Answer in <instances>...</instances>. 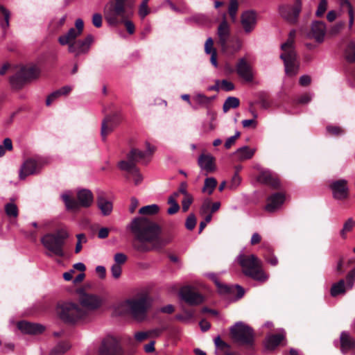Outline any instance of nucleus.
<instances>
[{
  "label": "nucleus",
  "mask_w": 355,
  "mask_h": 355,
  "mask_svg": "<svg viewBox=\"0 0 355 355\" xmlns=\"http://www.w3.org/2000/svg\"><path fill=\"white\" fill-rule=\"evenodd\" d=\"M128 228L135 236L133 247L139 252H148L155 248L159 242L161 233L160 227L146 217L133 219Z\"/></svg>",
  "instance_id": "nucleus-1"
},
{
  "label": "nucleus",
  "mask_w": 355,
  "mask_h": 355,
  "mask_svg": "<svg viewBox=\"0 0 355 355\" xmlns=\"http://www.w3.org/2000/svg\"><path fill=\"white\" fill-rule=\"evenodd\" d=\"M237 260L242 268L243 273L245 276L261 283L266 282L268 279V275L262 268L263 263L261 260L254 254L245 255L241 254L237 257Z\"/></svg>",
  "instance_id": "nucleus-2"
},
{
  "label": "nucleus",
  "mask_w": 355,
  "mask_h": 355,
  "mask_svg": "<svg viewBox=\"0 0 355 355\" xmlns=\"http://www.w3.org/2000/svg\"><path fill=\"white\" fill-rule=\"evenodd\" d=\"M125 2L126 0H114L105 6L104 17L110 26H116L132 16L133 12Z\"/></svg>",
  "instance_id": "nucleus-3"
},
{
  "label": "nucleus",
  "mask_w": 355,
  "mask_h": 355,
  "mask_svg": "<svg viewBox=\"0 0 355 355\" xmlns=\"http://www.w3.org/2000/svg\"><path fill=\"white\" fill-rule=\"evenodd\" d=\"M69 234L65 229H60L53 233L44 235L41 239L44 247L48 250L46 255L63 257L65 254L64 245Z\"/></svg>",
  "instance_id": "nucleus-4"
},
{
  "label": "nucleus",
  "mask_w": 355,
  "mask_h": 355,
  "mask_svg": "<svg viewBox=\"0 0 355 355\" xmlns=\"http://www.w3.org/2000/svg\"><path fill=\"white\" fill-rule=\"evenodd\" d=\"M150 298L147 295L136 296L125 300L123 306L137 321H143L146 319L147 311L150 307Z\"/></svg>",
  "instance_id": "nucleus-5"
},
{
  "label": "nucleus",
  "mask_w": 355,
  "mask_h": 355,
  "mask_svg": "<svg viewBox=\"0 0 355 355\" xmlns=\"http://www.w3.org/2000/svg\"><path fill=\"white\" fill-rule=\"evenodd\" d=\"M56 313L61 320L69 324H74L87 317L86 311L72 302L58 304L56 307Z\"/></svg>",
  "instance_id": "nucleus-6"
},
{
  "label": "nucleus",
  "mask_w": 355,
  "mask_h": 355,
  "mask_svg": "<svg viewBox=\"0 0 355 355\" xmlns=\"http://www.w3.org/2000/svg\"><path fill=\"white\" fill-rule=\"evenodd\" d=\"M61 198L67 209L70 211H77L80 207H89L94 202L92 192L86 189L79 190L77 192L78 201L71 198L68 193L62 194Z\"/></svg>",
  "instance_id": "nucleus-7"
},
{
  "label": "nucleus",
  "mask_w": 355,
  "mask_h": 355,
  "mask_svg": "<svg viewBox=\"0 0 355 355\" xmlns=\"http://www.w3.org/2000/svg\"><path fill=\"white\" fill-rule=\"evenodd\" d=\"M230 333L232 338L244 345L252 346L254 340V334L253 329L243 323L236 322L230 328Z\"/></svg>",
  "instance_id": "nucleus-8"
},
{
  "label": "nucleus",
  "mask_w": 355,
  "mask_h": 355,
  "mask_svg": "<svg viewBox=\"0 0 355 355\" xmlns=\"http://www.w3.org/2000/svg\"><path fill=\"white\" fill-rule=\"evenodd\" d=\"M155 150V147L150 146L147 144V150L141 151L137 148H132L127 155V161L122 160L119 162L118 166L121 170H128L135 165L137 162L144 160L148 156L150 155Z\"/></svg>",
  "instance_id": "nucleus-9"
},
{
  "label": "nucleus",
  "mask_w": 355,
  "mask_h": 355,
  "mask_svg": "<svg viewBox=\"0 0 355 355\" xmlns=\"http://www.w3.org/2000/svg\"><path fill=\"white\" fill-rule=\"evenodd\" d=\"M39 74L40 70L35 66L22 67L15 75L10 78V82L13 87H21L25 82L37 78Z\"/></svg>",
  "instance_id": "nucleus-10"
},
{
  "label": "nucleus",
  "mask_w": 355,
  "mask_h": 355,
  "mask_svg": "<svg viewBox=\"0 0 355 355\" xmlns=\"http://www.w3.org/2000/svg\"><path fill=\"white\" fill-rule=\"evenodd\" d=\"M302 0H295L293 5L284 4L280 6L279 12L282 18L290 24H295L302 10Z\"/></svg>",
  "instance_id": "nucleus-11"
},
{
  "label": "nucleus",
  "mask_w": 355,
  "mask_h": 355,
  "mask_svg": "<svg viewBox=\"0 0 355 355\" xmlns=\"http://www.w3.org/2000/svg\"><path fill=\"white\" fill-rule=\"evenodd\" d=\"M99 355H123V350L118 339L112 336H106L98 349Z\"/></svg>",
  "instance_id": "nucleus-12"
},
{
  "label": "nucleus",
  "mask_w": 355,
  "mask_h": 355,
  "mask_svg": "<svg viewBox=\"0 0 355 355\" xmlns=\"http://www.w3.org/2000/svg\"><path fill=\"white\" fill-rule=\"evenodd\" d=\"M79 302L81 308L86 311L87 315L89 311H94L101 307L103 300L98 295L87 293L83 291H80Z\"/></svg>",
  "instance_id": "nucleus-13"
},
{
  "label": "nucleus",
  "mask_w": 355,
  "mask_h": 355,
  "mask_svg": "<svg viewBox=\"0 0 355 355\" xmlns=\"http://www.w3.org/2000/svg\"><path fill=\"white\" fill-rule=\"evenodd\" d=\"M329 187L332 192L333 198L337 200H344L349 196L347 181L345 179L331 181Z\"/></svg>",
  "instance_id": "nucleus-14"
},
{
  "label": "nucleus",
  "mask_w": 355,
  "mask_h": 355,
  "mask_svg": "<svg viewBox=\"0 0 355 355\" xmlns=\"http://www.w3.org/2000/svg\"><path fill=\"white\" fill-rule=\"evenodd\" d=\"M94 42V37L88 35L84 40H79L68 46V51L74 53L75 56L86 54L89 52L90 46Z\"/></svg>",
  "instance_id": "nucleus-15"
},
{
  "label": "nucleus",
  "mask_w": 355,
  "mask_h": 355,
  "mask_svg": "<svg viewBox=\"0 0 355 355\" xmlns=\"http://www.w3.org/2000/svg\"><path fill=\"white\" fill-rule=\"evenodd\" d=\"M180 295L183 300L191 305L200 304L203 302V297L191 286L182 287Z\"/></svg>",
  "instance_id": "nucleus-16"
},
{
  "label": "nucleus",
  "mask_w": 355,
  "mask_h": 355,
  "mask_svg": "<svg viewBox=\"0 0 355 355\" xmlns=\"http://www.w3.org/2000/svg\"><path fill=\"white\" fill-rule=\"evenodd\" d=\"M280 58L284 61L286 73L290 76H295L298 71L296 53L281 54Z\"/></svg>",
  "instance_id": "nucleus-17"
},
{
  "label": "nucleus",
  "mask_w": 355,
  "mask_h": 355,
  "mask_svg": "<svg viewBox=\"0 0 355 355\" xmlns=\"http://www.w3.org/2000/svg\"><path fill=\"white\" fill-rule=\"evenodd\" d=\"M223 53L227 56H233L238 53L243 46V42L239 37L228 40L224 44L220 45Z\"/></svg>",
  "instance_id": "nucleus-18"
},
{
  "label": "nucleus",
  "mask_w": 355,
  "mask_h": 355,
  "mask_svg": "<svg viewBox=\"0 0 355 355\" xmlns=\"http://www.w3.org/2000/svg\"><path fill=\"white\" fill-rule=\"evenodd\" d=\"M327 28L323 21H314L311 24V31L308 37L314 39L316 42L321 43L324 41Z\"/></svg>",
  "instance_id": "nucleus-19"
},
{
  "label": "nucleus",
  "mask_w": 355,
  "mask_h": 355,
  "mask_svg": "<svg viewBox=\"0 0 355 355\" xmlns=\"http://www.w3.org/2000/svg\"><path fill=\"white\" fill-rule=\"evenodd\" d=\"M257 181L261 184L269 185L274 189H278L280 187V182L277 175L268 170L261 169L257 177Z\"/></svg>",
  "instance_id": "nucleus-20"
},
{
  "label": "nucleus",
  "mask_w": 355,
  "mask_h": 355,
  "mask_svg": "<svg viewBox=\"0 0 355 355\" xmlns=\"http://www.w3.org/2000/svg\"><path fill=\"white\" fill-rule=\"evenodd\" d=\"M241 23L245 33H251L257 24V16L254 11L244 12L241 17Z\"/></svg>",
  "instance_id": "nucleus-21"
},
{
  "label": "nucleus",
  "mask_w": 355,
  "mask_h": 355,
  "mask_svg": "<svg viewBox=\"0 0 355 355\" xmlns=\"http://www.w3.org/2000/svg\"><path fill=\"white\" fill-rule=\"evenodd\" d=\"M236 68L239 76L245 80L251 82L253 80L252 67L245 58H243L239 60Z\"/></svg>",
  "instance_id": "nucleus-22"
},
{
  "label": "nucleus",
  "mask_w": 355,
  "mask_h": 355,
  "mask_svg": "<svg viewBox=\"0 0 355 355\" xmlns=\"http://www.w3.org/2000/svg\"><path fill=\"white\" fill-rule=\"evenodd\" d=\"M285 196L282 193H275L267 199V204L265 206L266 211L272 213L277 211L284 203Z\"/></svg>",
  "instance_id": "nucleus-23"
},
{
  "label": "nucleus",
  "mask_w": 355,
  "mask_h": 355,
  "mask_svg": "<svg viewBox=\"0 0 355 355\" xmlns=\"http://www.w3.org/2000/svg\"><path fill=\"white\" fill-rule=\"evenodd\" d=\"M210 277L214 280L215 284L218 288L220 293H232L235 290L237 291L236 300L241 298L244 295V289L239 285H236L234 287H230L227 285H222L219 283L216 275L215 274L209 275Z\"/></svg>",
  "instance_id": "nucleus-24"
},
{
  "label": "nucleus",
  "mask_w": 355,
  "mask_h": 355,
  "mask_svg": "<svg viewBox=\"0 0 355 355\" xmlns=\"http://www.w3.org/2000/svg\"><path fill=\"white\" fill-rule=\"evenodd\" d=\"M217 35L218 37V44L220 45L225 42H227L230 36V27L226 19V13L223 15V20L220 23L218 30Z\"/></svg>",
  "instance_id": "nucleus-25"
},
{
  "label": "nucleus",
  "mask_w": 355,
  "mask_h": 355,
  "mask_svg": "<svg viewBox=\"0 0 355 355\" xmlns=\"http://www.w3.org/2000/svg\"><path fill=\"white\" fill-rule=\"evenodd\" d=\"M118 124L119 123L114 116H106L101 123V135L102 139L105 140L106 137L114 130Z\"/></svg>",
  "instance_id": "nucleus-26"
},
{
  "label": "nucleus",
  "mask_w": 355,
  "mask_h": 355,
  "mask_svg": "<svg viewBox=\"0 0 355 355\" xmlns=\"http://www.w3.org/2000/svg\"><path fill=\"white\" fill-rule=\"evenodd\" d=\"M18 329L24 334H37L43 332L44 327L36 323L21 321L17 323Z\"/></svg>",
  "instance_id": "nucleus-27"
},
{
  "label": "nucleus",
  "mask_w": 355,
  "mask_h": 355,
  "mask_svg": "<svg viewBox=\"0 0 355 355\" xmlns=\"http://www.w3.org/2000/svg\"><path fill=\"white\" fill-rule=\"evenodd\" d=\"M285 336L286 332L284 329H280L277 334L267 336L264 343L265 348L268 350L275 349L285 339Z\"/></svg>",
  "instance_id": "nucleus-28"
},
{
  "label": "nucleus",
  "mask_w": 355,
  "mask_h": 355,
  "mask_svg": "<svg viewBox=\"0 0 355 355\" xmlns=\"http://www.w3.org/2000/svg\"><path fill=\"white\" fill-rule=\"evenodd\" d=\"M97 206L103 216L110 215L113 209L112 202L105 198V193L102 191L97 192Z\"/></svg>",
  "instance_id": "nucleus-29"
},
{
  "label": "nucleus",
  "mask_w": 355,
  "mask_h": 355,
  "mask_svg": "<svg viewBox=\"0 0 355 355\" xmlns=\"http://www.w3.org/2000/svg\"><path fill=\"white\" fill-rule=\"evenodd\" d=\"M214 157L210 154H202L198 160V164L201 169L207 173H211L216 170Z\"/></svg>",
  "instance_id": "nucleus-30"
},
{
  "label": "nucleus",
  "mask_w": 355,
  "mask_h": 355,
  "mask_svg": "<svg viewBox=\"0 0 355 355\" xmlns=\"http://www.w3.org/2000/svg\"><path fill=\"white\" fill-rule=\"evenodd\" d=\"M37 170V162L32 159H27L21 166L19 171V178L21 180H24L28 175L35 173Z\"/></svg>",
  "instance_id": "nucleus-31"
},
{
  "label": "nucleus",
  "mask_w": 355,
  "mask_h": 355,
  "mask_svg": "<svg viewBox=\"0 0 355 355\" xmlns=\"http://www.w3.org/2000/svg\"><path fill=\"white\" fill-rule=\"evenodd\" d=\"M340 350L343 354L355 348V340L347 331H343L340 336Z\"/></svg>",
  "instance_id": "nucleus-32"
},
{
  "label": "nucleus",
  "mask_w": 355,
  "mask_h": 355,
  "mask_svg": "<svg viewBox=\"0 0 355 355\" xmlns=\"http://www.w3.org/2000/svg\"><path fill=\"white\" fill-rule=\"evenodd\" d=\"M339 4L341 10L343 12H347L349 15L348 29L349 32H353L354 11L352 5L348 0H340Z\"/></svg>",
  "instance_id": "nucleus-33"
},
{
  "label": "nucleus",
  "mask_w": 355,
  "mask_h": 355,
  "mask_svg": "<svg viewBox=\"0 0 355 355\" xmlns=\"http://www.w3.org/2000/svg\"><path fill=\"white\" fill-rule=\"evenodd\" d=\"M80 35V33H78L75 28H71L67 33L58 37V42L62 46L67 44L70 46V44H73L75 40Z\"/></svg>",
  "instance_id": "nucleus-34"
},
{
  "label": "nucleus",
  "mask_w": 355,
  "mask_h": 355,
  "mask_svg": "<svg viewBox=\"0 0 355 355\" xmlns=\"http://www.w3.org/2000/svg\"><path fill=\"white\" fill-rule=\"evenodd\" d=\"M80 35V33H78L75 28H71L67 33L58 37V42L62 46L67 44L70 46V44H73L75 40Z\"/></svg>",
  "instance_id": "nucleus-35"
},
{
  "label": "nucleus",
  "mask_w": 355,
  "mask_h": 355,
  "mask_svg": "<svg viewBox=\"0 0 355 355\" xmlns=\"http://www.w3.org/2000/svg\"><path fill=\"white\" fill-rule=\"evenodd\" d=\"M80 35V33H78L75 28H71L67 33L58 37V42L62 46L67 44L70 46V44H73L75 40Z\"/></svg>",
  "instance_id": "nucleus-36"
},
{
  "label": "nucleus",
  "mask_w": 355,
  "mask_h": 355,
  "mask_svg": "<svg viewBox=\"0 0 355 355\" xmlns=\"http://www.w3.org/2000/svg\"><path fill=\"white\" fill-rule=\"evenodd\" d=\"M255 151V148H250L249 146H245L238 148L234 154L239 161L242 162L251 159L254 156Z\"/></svg>",
  "instance_id": "nucleus-37"
},
{
  "label": "nucleus",
  "mask_w": 355,
  "mask_h": 355,
  "mask_svg": "<svg viewBox=\"0 0 355 355\" xmlns=\"http://www.w3.org/2000/svg\"><path fill=\"white\" fill-rule=\"evenodd\" d=\"M214 341L216 346V355H233L230 350V346L222 340L220 336H216Z\"/></svg>",
  "instance_id": "nucleus-38"
},
{
  "label": "nucleus",
  "mask_w": 355,
  "mask_h": 355,
  "mask_svg": "<svg viewBox=\"0 0 355 355\" xmlns=\"http://www.w3.org/2000/svg\"><path fill=\"white\" fill-rule=\"evenodd\" d=\"M215 96L208 97L203 94L198 93L193 96V101L199 106H207L214 99Z\"/></svg>",
  "instance_id": "nucleus-39"
},
{
  "label": "nucleus",
  "mask_w": 355,
  "mask_h": 355,
  "mask_svg": "<svg viewBox=\"0 0 355 355\" xmlns=\"http://www.w3.org/2000/svg\"><path fill=\"white\" fill-rule=\"evenodd\" d=\"M347 285L345 286V281L343 279H340L337 283L332 285L331 288V295L333 297H336L340 294H344L346 291Z\"/></svg>",
  "instance_id": "nucleus-40"
},
{
  "label": "nucleus",
  "mask_w": 355,
  "mask_h": 355,
  "mask_svg": "<svg viewBox=\"0 0 355 355\" xmlns=\"http://www.w3.org/2000/svg\"><path fill=\"white\" fill-rule=\"evenodd\" d=\"M70 349L69 343L65 342L59 343L50 352L49 355H63Z\"/></svg>",
  "instance_id": "nucleus-41"
},
{
  "label": "nucleus",
  "mask_w": 355,
  "mask_h": 355,
  "mask_svg": "<svg viewBox=\"0 0 355 355\" xmlns=\"http://www.w3.org/2000/svg\"><path fill=\"white\" fill-rule=\"evenodd\" d=\"M239 99L236 97L230 96L228 97L223 106L224 112H227L231 108H236L239 106Z\"/></svg>",
  "instance_id": "nucleus-42"
},
{
  "label": "nucleus",
  "mask_w": 355,
  "mask_h": 355,
  "mask_svg": "<svg viewBox=\"0 0 355 355\" xmlns=\"http://www.w3.org/2000/svg\"><path fill=\"white\" fill-rule=\"evenodd\" d=\"M217 185V181L214 178H207L205 180L202 191L211 195Z\"/></svg>",
  "instance_id": "nucleus-43"
},
{
  "label": "nucleus",
  "mask_w": 355,
  "mask_h": 355,
  "mask_svg": "<svg viewBox=\"0 0 355 355\" xmlns=\"http://www.w3.org/2000/svg\"><path fill=\"white\" fill-rule=\"evenodd\" d=\"M0 11L3 16V21L0 22V26L3 30L10 26V12L3 6H0Z\"/></svg>",
  "instance_id": "nucleus-44"
},
{
  "label": "nucleus",
  "mask_w": 355,
  "mask_h": 355,
  "mask_svg": "<svg viewBox=\"0 0 355 355\" xmlns=\"http://www.w3.org/2000/svg\"><path fill=\"white\" fill-rule=\"evenodd\" d=\"M294 40L295 39L288 38L286 42L281 45V49L284 51L282 54H291L292 53H296L294 48Z\"/></svg>",
  "instance_id": "nucleus-45"
},
{
  "label": "nucleus",
  "mask_w": 355,
  "mask_h": 355,
  "mask_svg": "<svg viewBox=\"0 0 355 355\" xmlns=\"http://www.w3.org/2000/svg\"><path fill=\"white\" fill-rule=\"evenodd\" d=\"M125 171L128 172L133 177L135 185H137L142 182L143 176L140 173L139 168L136 165H133L132 168Z\"/></svg>",
  "instance_id": "nucleus-46"
},
{
  "label": "nucleus",
  "mask_w": 355,
  "mask_h": 355,
  "mask_svg": "<svg viewBox=\"0 0 355 355\" xmlns=\"http://www.w3.org/2000/svg\"><path fill=\"white\" fill-rule=\"evenodd\" d=\"M159 211V207L155 205H150L140 208L139 213L143 215H154Z\"/></svg>",
  "instance_id": "nucleus-47"
},
{
  "label": "nucleus",
  "mask_w": 355,
  "mask_h": 355,
  "mask_svg": "<svg viewBox=\"0 0 355 355\" xmlns=\"http://www.w3.org/2000/svg\"><path fill=\"white\" fill-rule=\"evenodd\" d=\"M239 8V3L237 0H230L228 7L229 15L233 21L236 19V14Z\"/></svg>",
  "instance_id": "nucleus-48"
},
{
  "label": "nucleus",
  "mask_w": 355,
  "mask_h": 355,
  "mask_svg": "<svg viewBox=\"0 0 355 355\" xmlns=\"http://www.w3.org/2000/svg\"><path fill=\"white\" fill-rule=\"evenodd\" d=\"M5 211L8 216L17 218L18 216V208L15 203L9 202L5 205Z\"/></svg>",
  "instance_id": "nucleus-49"
},
{
  "label": "nucleus",
  "mask_w": 355,
  "mask_h": 355,
  "mask_svg": "<svg viewBox=\"0 0 355 355\" xmlns=\"http://www.w3.org/2000/svg\"><path fill=\"white\" fill-rule=\"evenodd\" d=\"M354 226V221L352 218H349L344 223L343 229L340 232V234L343 239H345L347 233L352 231Z\"/></svg>",
  "instance_id": "nucleus-50"
},
{
  "label": "nucleus",
  "mask_w": 355,
  "mask_h": 355,
  "mask_svg": "<svg viewBox=\"0 0 355 355\" xmlns=\"http://www.w3.org/2000/svg\"><path fill=\"white\" fill-rule=\"evenodd\" d=\"M12 149V140L10 138L4 139L3 144L0 145V157L4 155L6 150H11Z\"/></svg>",
  "instance_id": "nucleus-51"
},
{
  "label": "nucleus",
  "mask_w": 355,
  "mask_h": 355,
  "mask_svg": "<svg viewBox=\"0 0 355 355\" xmlns=\"http://www.w3.org/2000/svg\"><path fill=\"white\" fill-rule=\"evenodd\" d=\"M346 58L349 62L355 61V44L350 43L346 49Z\"/></svg>",
  "instance_id": "nucleus-52"
},
{
  "label": "nucleus",
  "mask_w": 355,
  "mask_h": 355,
  "mask_svg": "<svg viewBox=\"0 0 355 355\" xmlns=\"http://www.w3.org/2000/svg\"><path fill=\"white\" fill-rule=\"evenodd\" d=\"M326 130L329 135L334 136H339L345 132V130L341 127L336 125H328Z\"/></svg>",
  "instance_id": "nucleus-53"
},
{
  "label": "nucleus",
  "mask_w": 355,
  "mask_h": 355,
  "mask_svg": "<svg viewBox=\"0 0 355 355\" xmlns=\"http://www.w3.org/2000/svg\"><path fill=\"white\" fill-rule=\"evenodd\" d=\"M168 203L171 205L170 207L167 209V213L168 214H174L179 210L180 206L176 200H173V198H168Z\"/></svg>",
  "instance_id": "nucleus-54"
},
{
  "label": "nucleus",
  "mask_w": 355,
  "mask_h": 355,
  "mask_svg": "<svg viewBox=\"0 0 355 355\" xmlns=\"http://www.w3.org/2000/svg\"><path fill=\"white\" fill-rule=\"evenodd\" d=\"M347 288L352 289L355 281V267L351 270L346 276Z\"/></svg>",
  "instance_id": "nucleus-55"
},
{
  "label": "nucleus",
  "mask_w": 355,
  "mask_h": 355,
  "mask_svg": "<svg viewBox=\"0 0 355 355\" xmlns=\"http://www.w3.org/2000/svg\"><path fill=\"white\" fill-rule=\"evenodd\" d=\"M327 9V0H320L317 10L315 12V15L318 17L323 16L325 11Z\"/></svg>",
  "instance_id": "nucleus-56"
},
{
  "label": "nucleus",
  "mask_w": 355,
  "mask_h": 355,
  "mask_svg": "<svg viewBox=\"0 0 355 355\" xmlns=\"http://www.w3.org/2000/svg\"><path fill=\"white\" fill-rule=\"evenodd\" d=\"M196 225V218L194 214H191L187 217L186 222H185V226L187 230H192L194 229Z\"/></svg>",
  "instance_id": "nucleus-57"
},
{
  "label": "nucleus",
  "mask_w": 355,
  "mask_h": 355,
  "mask_svg": "<svg viewBox=\"0 0 355 355\" xmlns=\"http://www.w3.org/2000/svg\"><path fill=\"white\" fill-rule=\"evenodd\" d=\"M194 312L192 311H187L182 315H177L176 318L183 322H188L193 318Z\"/></svg>",
  "instance_id": "nucleus-58"
},
{
  "label": "nucleus",
  "mask_w": 355,
  "mask_h": 355,
  "mask_svg": "<svg viewBox=\"0 0 355 355\" xmlns=\"http://www.w3.org/2000/svg\"><path fill=\"white\" fill-rule=\"evenodd\" d=\"M192 202L193 196L191 194L184 196V199L182 201V207L183 211H187L189 209Z\"/></svg>",
  "instance_id": "nucleus-59"
},
{
  "label": "nucleus",
  "mask_w": 355,
  "mask_h": 355,
  "mask_svg": "<svg viewBox=\"0 0 355 355\" xmlns=\"http://www.w3.org/2000/svg\"><path fill=\"white\" fill-rule=\"evenodd\" d=\"M213 51H216L214 48V40L211 37H209L207 39L205 44V52L207 54H211Z\"/></svg>",
  "instance_id": "nucleus-60"
},
{
  "label": "nucleus",
  "mask_w": 355,
  "mask_h": 355,
  "mask_svg": "<svg viewBox=\"0 0 355 355\" xmlns=\"http://www.w3.org/2000/svg\"><path fill=\"white\" fill-rule=\"evenodd\" d=\"M128 259L127 256L122 252L116 253L114 256V264L121 265L126 262Z\"/></svg>",
  "instance_id": "nucleus-61"
},
{
  "label": "nucleus",
  "mask_w": 355,
  "mask_h": 355,
  "mask_svg": "<svg viewBox=\"0 0 355 355\" xmlns=\"http://www.w3.org/2000/svg\"><path fill=\"white\" fill-rule=\"evenodd\" d=\"M122 272L121 266L118 264H113L111 267V274L114 279H119Z\"/></svg>",
  "instance_id": "nucleus-62"
},
{
  "label": "nucleus",
  "mask_w": 355,
  "mask_h": 355,
  "mask_svg": "<svg viewBox=\"0 0 355 355\" xmlns=\"http://www.w3.org/2000/svg\"><path fill=\"white\" fill-rule=\"evenodd\" d=\"M134 337L137 342L141 343L150 337V333L148 331L136 332Z\"/></svg>",
  "instance_id": "nucleus-63"
},
{
  "label": "nucleus",
  "mask_w": 355,
  "mask_h": 355,
  "mask_svg": "<svg viewBox=\"0 0 355 355\" xmlns=\"http://www.w3.org/2000/svg\"><path fill=\"white\" fill-rule=\"evenodd\" d=\"M241 182V177L239 175V174H237V173H235L232 178L230 188L231 189H235L240 184Z\"/></svg>",
  "instance_id": "nucleus-64"
}]
</instances>
